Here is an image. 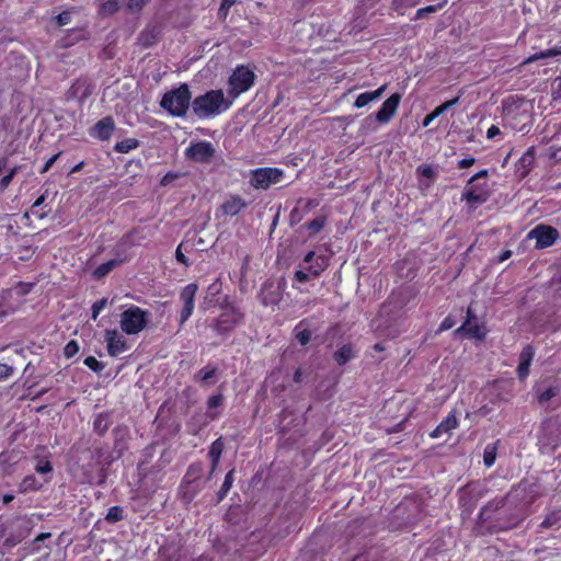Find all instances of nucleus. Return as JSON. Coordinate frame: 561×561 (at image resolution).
I'll use <instances>...</instances> for the list:
<instances>
[{
    "label": "nucleus",
    "mask_w": 561,
    "mask_h": 561,
    "mask_svg": "<svg viewBox=\"0 0 561 561\" xmlns=\"http://www.w3.org/2000/svg\"><path fill=\"white\" fill-rule=\"evenodd\" d=\"M232 101L225 98L222 90H210L192 101V111L201 119L218 116L227 111Z\"/></svg>",
    "instance_id": "f257e3e1"
},
{
    "label": "nucleus",
    "mask_w": 561,
    "mask_h": 561,
    "mask_svg": "<svg viewBox=\"0 0 561 561\" xmlns=\"http://www.w3.org/2000/svg\"><path fill=\"white\" fill-rule=\"evenodd\" d=\"M192 95L186 83L163 94L160 106L173 117H184L192 106Z\"/></svg>",
    "instance_id": "f03ea898"
},
{
    "label": "nucleus",
    "mask_w": 561,
    "mask_h": 561,
    "mask_svg": "<svg viewBox=\"0 0 561 561\" xmlns=\"http://www.w3.org/2000/svg\"><path fill=\"white\" fill-rule=\"evenodd\" d=\"M121 329L128 335L141 332L148 322V312L137 306H133L122 312Z\"/></svg>",
    "instance_id": "7ed1b4c3"
},
{
    "label": "nucleus",
    "mask_w": 561,
    "mask_h": 561,
    "mask_svg": "<svg viewBox=\"0 0 561 561\" xmlns=\"http://www.w3.org/2000/svg\"><path fill=\"white\" fill-rule=\"evenodd\" d=\"M254 72L245 66H239L229 78L228 96L232 100L247 92L254 83Z\"/></svg>",
    "instance_id": "20e7f679"
},
{
    "label": "nucleus",
    "mask_w": 561,
    "mask_h": 561,
    "mask_svg": "<svg viewBox=\"0 0 561 561\" xmlns=\"http://www.w3.org/2000/svg\"><path fill=\"white\" fill-rule=\"evenodd\" d=\"M217 149L213 142L207 140L191 141L184 150V157L195 163H210Z\"/></svg>",
    "instance_id": "39448f33"
},
{
    "label": "nucleus",
    "mask_w": 561,
    "mask_h": 561,
    "mask_svg": "<svg viewBox=\"0 0 561 561\" xmlns=\"http://www.w3.org/2000/svg\"><path fill=\"white\" fill-rule=\"evenodd\" d=\"M284 170L278 168H257L251 171L250 184L256 190H267L280 182Z\"/></svg>",
    "instance_id": "423d86ee"
},
{
    "label": "nucleus",
    "mask_w": 561,
    "mask_h": 561,
    "mask_svg": "<svg viewBox=\"0 0 561 561\" xmlns=\"http://www.w3.org/2000/svg\"><path fill=\"white\" fill-rule=\"evenodd\" d=\"M528 239L536 240V247L539 249L552 245L559 237L556 228L546 225H538L528 232Z\"/></svg>",
    "instance_id": "0eeeda50"
},
{
    "label": "nucleus",
    "mask_w": 561,
    "mask_h": 561,
    "mask_svg": "<svg viewBox=\"0 0 561 561\" xmlns=\"http://www.w3.org/2000/svg\"><path fill=\"white\" fill-rule=\"evenodd\" d=\"M197 291L196 284L186 285L180 294V299L183 302V308L180 314V324L183 325L192 316L195 306V296Z\"/></svg>",
    "instance_id": "6e6552de"
},
{
    "label": "nucleus",
    "mask_w": 561,
    "mask_h": 561,
    "mask_svg": "<svg viewBox=\"0 0 561 561\" xmlns=\"http://www.w3.org/2000/svg\"><path fill=\"white\" fill-rule=\"evenodd\" d=\"M401 101V95L394 93L390 95L380 106V108L374 114L380 124H388L390 119L397 113L398 106Z\"/></svg>",
    "instance_id": "1a4fd4ad"
},
{
    "label": "nucleus",
    "mask_w": 561,
    "mask_h": 561,
    "mask_svg": "<svg viewBox=\"0 0 561 561\" xmlns=\"http://www.w3.org/2000/svg\"><path fill=\"white\" fill-rule=\"evenodd\" d=\"M114 129V118L112 116H105L96 122L95 125L91 128L90 136L101 141H107L111 139Z\"/></svg>",
    "instance_id": "9d476101"
},
{
    "label": "nucleus",
    "mask_w": 561,
    "mask_h": 561,
    "mask_svg": "<svg viewBox=\"0 0 561 561\" xmlns=\"http://www.w3.org/2000/svg\"><path fill=\"white\" fill-rule=\"evenodd\" d=\"M105 341L107 344V352L113 357L118 356L128 348L124 335L117 330H107L105 332Z\"/></svg>",
    "instance_id": "9b49d317"
},
{
    "label": "nucleus",
    "mask_w": 561,
    "mask_h": 561,
    "mask_svg": "<svg viewBox=\"0 0 561 561\" xmlns=\"http://www.w3.org/2000/svg\"><path fill=\"white\" fill-rule=\"evenodd\" d=\"M248 203L239 195H229L220 206V211L226 216H236L241 213Z\"/></svg>",
    "instance_id": "f8f14e48"
},
{
    "label": "nucleus",
    "mask_w": 561,
    "mask_h": 561,
    "mask_svg": "<svg viewBox=\"0 0 561 561\" xmlns=\"http://www.w3.org/2000/svg\"><path fill=\"white\" fill-rule=\"evenodd\" d=\"M467 317H468L467 322L462 327L457 329L456 333L463 331L465 334L468 335L469 337L478 339V340L484 339V336L486 334L485 328L471 321L472 316H471L470 308L467 311Z\"/></svg>",
    "instance_id": "ddd939ff"
},
{
    "label": "nucleus",
    "mask_w": 561,
    "mask_h": 561,
    "mask_svg": "<svg viewBox=\"0 0 561 561\" xmlns=\"http://www.w3.org/2000/svg\"><path fill=\"white\" fill-rule=\"evenodd\" d=\"M194 380L203 387H209L218 380V368L209 364L194 375Z\"/></svg>",
    "instance_id": "4468645a"
},
{
    "label": "nucleus",
    "mask_w": 561,
    "mask_h": 561,
    "mask_svg": "<svg viewBox=\"0 0 561 561\" xmlns=\"http://www.w3.org/2000/svg\"><path fill=\"white\" fill-rule=\"evenodd\" d=\"M468 185L470 184L468 183ZM463 198L471 206H477L488 201L489 193L481 187L467 186L463 192Z\"/></svg>",
    "instance_id": "2eb2a0df"
},
{
    "label": "nucleus",
    "mask_w": 561,
    "mask_h": 561,
    "mask_svg": "<svg viewBox=\"0 0 561 561\" xmlns=\"http://www.w3.org/2000/svg\"><path fill=\"white\" fill-rule=\"evenodd\" d=\"M305 262L310 264L308 267L313 278L318 277L328 266L327 259L322 255L316 256L312 251L306 254Z\"/></svg>",
    "instance_id": "dca6fc26"
},
{
    "label": "nucleus",
    "mask_w": 561,
    "mask_h": 561,
    "mask_svg": "<svg viewBox=\"0 0 561 561\" xmlns=\"http://www.w3.org/2000/svg\"><path fill=\"white\" fill-rule=\"evenodd\" d=\"M386 89H387V85L383 84L375 91H368V92L360 93L354 102V107L362 108V107L367 106L371 102L378 101L380 99V96L383 94V92L386 91Z\"/></svg>",
    "instance_id": "f3484780"
},
{
    "label": "nucleus",
    "mask_w": 561,
    "mask_h": 561,
    "mask_svg": "<svg viewBox=\"0 0 561 561\" xmlns=\"http://www.w3.org/2000/svg\"><path fill=\"white\" fill-rule=\"evenodd\" d=\"M458 426V421L455 413H449L439 425L431 433V437L438 438L443 434L448 433L449 431L456 428Z\"/></svg>",
    "instance_id": "a211bd4d"
},
{
    "label": "nucleus",
    "mask_w": 561,
    "mask_h": 561,
    "mask_svg": "<svg viewBox=\"0 0 561 561\" xmlns=\"http://www.w3.org/2000/svg\"><path fill=\"white\" fill-rule=\"evenodd\" d=\"M459 100H460V96H457L453 100H449V101H446L444 102L443 104H440L439 106H437L433 112H431L430 114H427L423 122H422V125L423 127H427L430 126V124L435 119L437 118L439 115H442L443 113H445L447 110H449L451 106L456 105L459 103Z\"/></svg>",
    "instance_id": "6ab92c4d"
},
{
    "label": "nucleus",
    "mask_w": 561,
    "mask_h": 561,
    "mask_svg": "<svg viewBox=\"0 0 561 561\" xmlns=\"http://www.w3.org/2000/svg\"><path fill=\"white\" fill-rule=\"evenodd\" d=\"M222 450L224 443L221 438H217L215 442L211 443L208 451V456L211 460V472L215 471L216 468L218 467Z\"/></svg>",
    "instance_id": "aec40b11"
},
{
    "label": "nucleus",
    "mask_w": 561,
    "mask_h": 561,
    "mask_svg": "<svg viewBox=\"0 0 561 561\" xmlns=\"http://www.w3.org/2000/svg\"><path fill=\"white\" fill-rule=\"evenodd\" d=\"M378 124L380 123L375 115H368L360 122L358 133L360 135L375 133L378 129Z\"/></svg>",
    "instance_id": "412c9836"
},
{
    "label": "nucleus",
    "mask_w": 561,
    "mask_h": 561,
    "mask_svg": "<svg viewBox=\"0 0 561 561\" xmlns=\"http://www.w3.org/2000/svg\"><path fill=\"white\" fill-rule=\"evenodd\" d=\"M42 485H43V482L39 481L36 477L31 474V476H26L21 481V483L19 484V491L22 493L36 491V490L41 489Z\"/></svg>",
    "instance_id": "4be33fe9"
},
{
    "label": "nucleus",
    "mask_w": 561,
    "mask_h": 561,
    "mask_svg": "<svg viewBox=\"0 0 561 561\" xmlns=\"http://www.w3.org/2000/svg\"><path fill=\"white\" fill-rule=\"evenodd\" d=\"M354 357V352L351 345L346 344L341 346L335 353H334V359L335 362L342 366L350 362Z\"/></svg>",
    "instance_id": "5701e85b"
},
{
    "label": "nucleus",
    "mask_w": 561,
    "mask_h": 561,
    "mask_svg": "<svg viewBox=\"0 0 561 561\" xmlns=\"http://www.w3.org/2000/svg\"><path fill=\"white\" fill-rule=\"evenodd\" d=\"M99 12L102 15H111L119 9L118 0H99Z\"/></svg>",
    "instance_id": "b1692460"
},
{
    "label": "nucleus",
    "mask_w": 561,
    "mask_h": 561,
    "mask_svg": "<svg viewBox=\"0 0 561 561\" xmlns=\"http://www.w3.org/2000/svg\"><path fill=\"white\" fill-rule=\"evenodd\" d=\"M139 146V141L135 138H126L122 141L116 142L114 149L119 153H127Z\"/></svg>",
    "instance_id": "393cba45"
},
{
    "label": "nucleus",
    "mask_w": 561,
    "mask_h": 561,
    "mask_svg": "<svg viewBox=\"0 0 561 561\" xmlns=\"http://www.w3.org/2000/svg\"><path fill=\"white\" fill-rule=\"evenodd\" d=\"M541 526L545 528H560L561 527V511L551 512L542 520Z\"/></svg>",
    "instance_id": "a878e982"
},
{
    "label": "nucleus",
    "mask_w": 561,
    "mask_h": 561,
    "mask_svg": "<svg viewBox=\"0 0 561 561\" xmlns=\"http://www.w3.org/2000/svg\"><path fill=\"white\" fill-rule=\"evenodd\" d=\"M558 55H561V46L554 47L551 49H547V50L540 51L538 54H534L525 60V64H530V62L539 60V59L556 57Z\"/></svg>",
    "instance_id": "bb28decb"
},
{
    "label": "nucleus",
    "mask_w": 561,
    "mask_h": 561,
    "mask_svg": "<svg viewBox=\"0 0 561 561\" xmlns=\"http://www.w3.org/2000/svg\"><path fill=\"white\" fill-rule=\"evenodd\" d=\"M222 400H224V397L221 393L209 397V399L207 400V408H208L207 417H209V420H215L218 416V413L213 412V410L215 408L221 405Z\"/></svg>",
    "instance_id": "cd10ccee"
},
{
    "label": "nucleus",
    "mask_w": 561,
    "mask_h": 561,
    "mask_svg": "<svg viewBox=\"0 0 561 561\" xmlns=\"http://www.w3.org/2000/svg\"><path fill=\"white\" fill-rule=\"evenodd\" d=\"M110 426V419L107 414H99L93 421V428L100 435L104 434Z\"/></svg>",
    "instance_id": "c85d7f7f"
},
{
    "label": "nucleus",
    "mask_w": 561,
    "mask_h": 561,
    "mask_svg": "<svg viewBox=\"0 0 561 561\" xmlns=\"http://www.w3.org/2000/svg\"><path fill=\"white\" fill-rule=\"evenodd\" d=\"M446 3H447V0H444L437 4H432V5L421 8L416 11L414 19L420 20V19L425 18L427 14L435 13L438 10L443 9Z\"/></svg>",
    "instance_id": "c756f323"
},
{
    "label": "nucleus",
    "mask_w": 561,
    "mask_h": 561,
    "mask_svg": "<svg viewBox=\"0 0 561 561\" xmlns=\"http://www.w3.org/2000/svg\"><path fill=\"white\" fill-rule=\"evenodd\" d=\"M117 263L118 262L116 260H111L108 262L101 264L95 268L94 276L98 278L105 276L117 265Z\"/></svg>",
    "instance_id": "7c9ffc66"
},
{
    "label": "nucleus",
    "mask_w": 561,
    "mask_h": 561,
    "mask_svg": "<svg viewBox=\"0 0 561 561\" xmlns=\"http://www.w3.org/2000/svg\"><path fill=\"white\" fill-rule=\"evenodd\" d=\"M496 458V447L494 445H486L483 451V462L486 467H491Z\"/></svg>",
    "instance_id": "2f4dec72"
},
{
    "label": "nucleus",
    "mask_w": 561,
    "mask_h": 561,
    "mask_svg": "<svg viewBox=\"0 0 561 561\" xmlns=\"http://www.w3.org/2000/svg\"><path fill=\"white\" fill-rule=\"evenodd\" d=\"M295 332L296 339L301 345H306L310 341L311 333L307 329H302L301 322L295 328Z\"/></svg>",
    "instance_id": "473e14b6"
},
{
    "label": "nucleus",
    "mask_w": 561,
    "mask_h": 561,
    "mask_svg": "<svg viewBox=\"0 0 561 561\" xmlns=\"http://www.w3.org/2000/svg\"><path fill=\"white\" fill-rule=\"evenodd\" d=\"M123 510L119 506H113L108 510L105 519L110 523H116L123 519Z\"/></svg>",
    "instance_id": "72a5a7b5"
},
{
    "label": "nucleus",
    "mask_w": 561,
    "mask_h": 561,
    "mask_svg": "<svg viewBox=\"0 0 561 561\" xmlns=\"http://www.w3.org/2000/svg\"><path fill=\"white\" fill-rule=\"evenodd\" d=\"M534 355H535V352H534L533 347L530 345L525 346L519 355V364L530 366Z\"/></svg>",
    "instance_id": "f704fd0d"
},
{
    "label": "nucleus",
    "mask_w": 561,
    "mask_h": 561,
    "mask_svg": "<svg viewBox=\"0 0 561 561\" xmlns=\"http://www.w3.org/2000/svg\"><path fill=\"white\" fill-rule=\"evenodd\" d=\"M149 2V0H128L127 1V10L130 13L140 12L144 7Z\"/></svg>",
    "instance_id": "c9c22d12"
},
{
    "label": "nucleus",
    "mask_w": 561,
    "mask_h": 561,
    "mask_svg": "<svg viewBox=\"0 0 561 561\" xmlns=\"http://www.w3.org/2000/svg\"><path fill=\"white\" fill-rule=\"evenodd\" d=\"M325 225V217L323 216H319V217H316L313 220H311L309 224H308V228L317 233V232H320L323 227Z\"/></svg>",
    "instance_id": "e433bc0d"
},
{
    "label": "nucleus",
    "mask_w": 561,
    "mask_h": 561,
    "mask_svg": "<svg viewBox=\"0 0 561 561\" xmlns=\"http://www.w3.org/2000/svg\"><path fill=\"white\" fill-rule=\"evenodd\" d=\"M84 365L95 373H101L104 369V365L93 356L87 357Z\"/></svg>",
    "instance_id": "4c0bfd02"
},
{
    "label": "nucleus",
    "mask_w": 561,
    "mask_h": 561,
    "mask_svg": "<svg viewBox=\"0 0 561 561\" xmlns=\"http://www.w3.org/2000/svg\"><path fill=\"white\" fill-rule=\"evenodd\" d=\"M107 304L106 298H102L92 305V319L95 320L100 312L105 308Z\"/></svg>",
    "instance_id": "58836bf2"
},
{
    "label": "nucleus",
    "mask_w": 561,
    "mask_h": 561,
    "mask_svg": "<svg viewBox=\"0 0 561 561\" xmlns=\"http://www.w3.org/2000/svg\"><path fill=\"white\" fill-rule=\"evenodd\" d=\"M156 36H157V34H156L154 30L146 31V32L141 33L140 41L145 46H150L151 44H153Z\"/></svg>",
    "instance_id": "ea45409f"
},
{
    "label": "nucleus",
    "mask_w": 561,
    "mask_h": 561,
    "mask_svg": "<svg viewBox=\"0 0 561 561\" xmlns=\"http://www.w3.org/2000/svg\"><path fill=\"white\" fill-rule=\"evenodd\" d=\"M14 369L12 366L0 363V381L7 380L10 376H12Z\"/></svg>",
    "instance_id": "a19ab883"
},
{
    "label": "nucleus",
    "mask_w": 561,
    "mask_h": 561,
    "mask_svg": "<svg viewBox=\"0 0 561 561\" xmlns=\"http://www.w3.org/2000/svg\"><path fill=\"white\" fill-rule=\"evenodd\" d=\"M18 170H19L18 167L12 168L10 170V172L0 180V187L2 190L7 188L9 186L13 176L16 174Z\"/></svg>",
    "instance_id": "79ce46f5"
},
{
    "label": "nucleus",
    "mask_w": 561,
    "mask_h": 561,
    "mask_svg": "<svg viewBox=\"0 0 561 561\" xmlns=\"http://www.w3.org/2000/svg\"><path fill=\"white\" fill-rule=\"evenodd\" d=\"M310 278H313L310 274L309 267H306L305 271L299 270L295 273V280L298 283H305L309 280Z\"/></svg>",
    "instance_id": "37998d69"
},
{
    "label": "nucleus",
    "mask_w": 561,
    "mask_h": 561,
    "mask_svg": "<svg viewBox=\"0 0 561 561\" xmlns=\"http://www.w3.org/2000/svg\"><path fill=\"white\" fill-rule=\"evenodd\" d=\"M232 476H233V470L229 471L226 474L225 481H224V483L221 485V490H220L221 495L226 494L230 490L232 482H233Z\"/></svg>",
    "instance_id": "c03bdc74"
},
{
    "label": "nucleus",
    "mask_w": 561,
    "mask_h": 561,
    "mask_svg": "<svg viewBox=\"0 0 561 561\" xmlns=\"http://www.w3.org/2000/svg\"><path fill=\"white\" fill-rule=\"evenodd\" d=\"M419 3V0H393L396 10L400 11L407 7H414Z\"/></svg>",
    "instance_id": "a18cd8bd"
},
{
    "label": "nucleus",
    "mask_w": 561,
    "mask_h": 561,
    "mask_svg": "<svg viewBox=\"0 0 561 561\" xmlns=\"http://www.w3.org/2000/svg\"><path fill=\"white\" fill-rule=\"evenodd\" d=\"M79 351V346L76 341H70L65 346V355L67 357H72Z\"/></svg>",
    "instance_id": "49530a36"
},
{
    "label": "nucleus",
    "mask_w": 561,
    "mask_h": 561,
    "mask_svg": "<svg viewBox=\"0 0 561 561\" xmlns=\"http://www.w3.org/2000/svg\"><path fill=\"white\" fill-rule=\"evenodd\" d=\"M35 470L38 473H49L53 470V468L49 461H42L36 465Z\"/></svg>",
    "instance_id": "de8ad7c7"
},
{
    "label": "nucleus",
    "mask_w": 561,
    "mask_h": 561,
    "mask_svg": "<svg viewBox=\"0 0 561 561\" xmlns=\"http://www.w3.org/2000/svg\"><path fill=\"white\" fill-rule=\"evenodd\" d=\"M57 19V23L58 25L60 26H64V25H67L68 23H70V20H71V14L70 12H61L60 14H58L56 16Z\"/></svg>",
    "instance_id": "09e8293b"
},
{
    "label": "nucleus",
    "mask_w": 561,
    "mask_h": 561,
    "mask_svg": "<svg viewBox=\"0 0 561 561\" xmlns=\"http://www.w3.org/2000/svg\"><path fill=\"white\" fill-rule=\"evenodd\" d=\"M454 325H455V321H454V319H453L451 317H446V318L442 321V323H440V325H439V331L442 332V331L449 330V329H451Z\"/></svg>",
    "instance_id": "8fccbe9b"
},
{
    "label": "nucleus",
    "mask_w": 561,
    "mask_h": 561,
    "mask_svg": "<svg viewBox=\"0 0 561 561\" xmlns=\"http://www.w3.org/2000/svg\"><path fill=\"white\" fill-rule=\"evenodd\" d=\"M182 247H183V243H181V244L178 247V249H176V251H175V257H176V260H178L180 263H182V264H184V265H188L187 259H186V256H185V255L183 254V252H182Z\"/></svg>",
    "instance_id": "3c124183"
},
{
    "label": "nucleus",
    "mask_w": 561,
    "mask_h": 561,
    "mask_svg": "<svg viewBox=\"0 0 561 561\" xmlns=\"http://www.w3.org/2000/svg\"><path fill=\"white\" fill-rule=\"evenodd\" d=\"M517 374L520 379H525L529 374V365L518 364Z\"/></svg>",
    "instance_id": "603ef678"
},
{
    "label": "nucleus",
    "mask_w": 561,
    "mask_h": 561,
    "mask_svg": "<svg viewBox=\"0 0 561 561\" xmlns=\"http://www.w3.org/2000/svg\"><path fill=\"white\" fill-rule=\"evenodd\" d=\"M238 0H222L221 7L219 9L220 14H227L228 9L233 5Z\"/></svg>",
    "instance_id": "864d4df0"
},
{
    "label": "nucleus",
    "mask_w": 561,
    "mask_h": 561,
    "mask_svg": "<svg viewBox=\"0 0 561 561\" xmlns=\"http://www.w3.org/2000/svg\"><path fill=\"white\" fill-rule=\"evenodd\" d=\"M501 135V130L497 126L495 125H492L491 127H489V129L486 130V138L488 139H494L496 136Z\"/></svg>",
    "instance_id": "5fc2aeb1"
},
{
    "label": "nucleus",
    "mask_w": 561,
    "mask_h": 561,
    "mask_svg": "<svg viewBox=\"0 0 561 561\" xmlns=\"http://www.w3.org/2000/svg\"><path fill=\"white\" fill-rule=\"evenodd\" d=\"M278 301V296L275 295V296H267L264 291L262 294V302L267 306V305H272V304H276Z\"/></svg>",
    "instance_id": "6e6d98bb"
},
{
    "label": "nucleus",
    "mask_w": 561,
    "mask_h": 561,
    "mask_svg": "<svg viewBox=\"0 0 561 561\" xmlns=\"http://www.w3.org/2000/svg\"><path fill=\"white\" fill-rule=\"evenodd\" d=\"M474 162H476L474 158H465L458 162V167L460 169H466V168L473 165Z\"/></svg>",
    "instance_id": "4d7b16f0"
},
{
    "label": "nucleus",
    "mask_w": 561,
    "mask_h": 561,
    "mask_svg": "<svg viewBox=\"0 0 561 561\" xmlns=\"http://www.w3.org/2000/svg\"><path fill=\"white\" fill-rule=\"evenodd\" d=\"M59 157V153L57 154H54L53 157H50L44 164L43 167V170H42V173H45L47 172L51 167L53 164L55 163V161L57 160V158Z\"/></svg>",
    "instance_id": "13d9d810"
},
{
    "label": "nucleus",
    "mask_w": 561,
    "mask_h": 561,
    "mask_svg": "<svg viewBox=\"0 0 561 561\" xmlns=\"http://www.w3.org/2000/svg\"><path fill=\"white\" fill-rule=\"evenodd\" d=\"M554 396V392L552 389H547L539 396L540 402L549 401Z\"/></svg>",
    "instance_id": "bf43d9fd"
},
{
    "label": "nucleus",
    "mask_w": 561,
    "mask_h": 561,
    "mask_svg": "<svg viewBox=\"0 0 561 561\" xmlns=\"http://www.w3.org/2000/svg\"><path fill=\"white\" fill-rule=\"evenodd\" d=\"M176 179V174H173V173H167L162 180H161V184L162 185H168L169 183H171L173 180Z\"/></svg>",
    "instance_id": "052dcab7"
},
{
    "label": "nucleus",
    "mask_w": 561,
    "mask_h": 561,
    "mask_svg": "<svg viewBox=\"0 0 561 561\" xmlns=\"http://www.w3.org/2000/svg\"><path fill=\"white\" fill-rule=\"evenodd\" d=\"M488 176V170H481L478 173H476L471 179L469 180V184H472L476 180L479 178H485Z\"/></svg>",
    "instance_id": "680f3d73"
},
{
    "label": "nucleus",
    "mask_w": 561,
    "mask_h": 561,
    "mask_svg": "<svg viewBox=\"0 0 561 561\" xmlns=\"http://www.w3.org/2000/svg\"><path fill=\"white\" fill-rule=\"evenodd\" d=\"M45 199H46V195H45V194L41 195V196H39V197L34 202V204H33L32 208L34 209V208H36V207L42 206V205L44 204Z\"/></svg>",
    "instance_id": "e2e57ef3"
},
{
    "label": "nucleus",
    "mask_w": 561,
    "mask_h": 561,
    "mask_svg": "<svg viewBox=\"0 0 561 561\" xmlns=\"http://www.w3.org/2000/svg\"><path fill=\"white\" fill-rule=\"evenodd\" d=\"M422 175L425 178H432L433 176V170L430 167H425L421 171Z\"/></svg>",
    "instance_id": "0e129e2a"
},
{
    "label": "nucleus",
    "mask_w": 561,
    "mask_h": 561,
    "mask_svg": "<svg viewBox=\"0 0 561 561\" xmlns=\"http://www.w3.org/2000/svg\"><path fill=\"white\" fill-rule=\"evenodd\" d=\"M301 380H302V371H301V369H297L294 374V381L301 382Z\"/></svg>",
    "instance_id": "69168bd1"
},
{
    "label": "nucleus",
    "mask_w": 561,
    "mask_h": 561,
    "mask_svg": "<svg viewBox=\"0 0 561 561\" xmlns=\"http://www.w3.org/2000/svg\"><path fill=\"white\" fill-rule=\"evenodd\" d=\"M14 499V496L12 494H4L3 497H2V502L3 504H9L10 502H12Z\"/></svg>",
    "instance_id": "338daca9"
},
{
    "label": "nucleus",
    "mask_w": 561,
    "mask_h": 561,
    "mask_svg": "<svg viewBox=\"0 0 561 561\" xmlns=\"http://www.w3.org/2000/svg\"><path fill=\"white\" fill-rule=\"evenodd\" d=\"M34 215H36L39 219H43L46 217L47 213H42V211H34L32 210Z\"/></svg>",
    "instance_id": "774afa93"
}]
</instances>
